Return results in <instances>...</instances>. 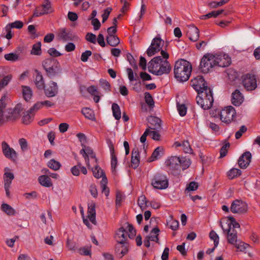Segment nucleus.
<instances>
[{"instance_id":"obj_1","label":"nucleus","mask_w":260,"mask_h":260,"mask_svg":"<svg viewBox=\"0 0 260 260\" xmlns=\"http://www.w3.org/2000/svg\"><path fill=\"white\" fill-rule=\"evenodd\" d=\"M148 71L153 75L161 76L168 74L171 71V66L167 60H164L161 56H156L148 62Z\"/></svg>"},{"instance_id":"obj_2","label":"nucleus","mask_w":260,"mask_h":260,"mask_svg":"<svg viewBox=\"0 0 260 260\" xmlns=\"http://www.w3.org/2000/svg\"><path fill=\"white\" fill-rule=\"evenodd\" d=\"M192 67L189 62L181 59L176 61L174 66V76L177 81L181 82L187 81L190 76Z\"/></svg>"},{"instance_id":"obj_3","label":"nucleus","mask_w":260,"mask_h":260,"mask_svg":"<svg viewBox=\"0 0 260 260\" xmlns=\"http://www.w3.org/2000/svg\"><path fill=\"white\" fill-rule=\"evenodd\" d=\"M42 66L46 75L50 78H53L59 75L62 69L59 61L53 58H47L42 61Z\"/></svg>"},{"instance_id":"obj_4","label":"nucleus","mask_w":260,"mask_h":260,"mask_svg":"<svg viewBox=\"0 0 260 260\" xmlns=\"http://www.w3.org/2000/svg\"><path fill=\"white\" fill-rule=\"evenodd\" d=\"M198 96L196 98L197 103L204 110L210 109L214 102L213 93L210 88L198 92Z\"/></svg>"},{"instance_id":"obj_5","label":"nucleus","mask_w":260,"mask_h":260,"mask_svg":"<svg viewBox=\"0 0 260 260\" xmlns=\"http://www.w3.org/2000/svg\"><path fill=\"white\" fill-rule=\"evenodd\" d=\"M22 104L19 103L12 108L7 110V114L6 116L2 111H0V126L3 125L7 121H14L20 117L21 113L23 111Z\"/></svg>"},{"instance_id":"obj_6","label":"nucleus","mask_w":260,"mask_h":260,"mask_svg":"<svg viewBox=\"0 0 260 260\" xmlns=\"http://www.w3.org/2000/svg\"><path fill=\"white\" fill-rule=\"evenodd\" d=\"M215 112L217 113L222 122L226 124H229L233 120L236 113L235 108L232 106H228L221 111L216 109Z\"/></svg>"},{"instance_id":"obj_7","label":"nucleus","mask_w":260,"mask_h":260,"mask_svg":"<svg viewBox=\"0 0 260 260\" xmlns=\"http://www.w3.org/2000/svg\"><path fill=\"white\" fill-rule=\"evenodd\" d=\"M214 58H215L214 55L209 53H207L203 56L200 65V69L202 73H207L212 69L215 67Z\"/></svg>"},{"instance_id":"obj_8","label":"nucleus","mask_w":260,"mask_h":260,"mask_svg":"<svg viewBox=\"0 0 260 260\" xmlns=\"http://www.w3.org/2000/svg\"><path fill=\"white\" fill-rule=\"evenodd\" d=\"M151 185L157 189L161 190L168 188L169 181L167 177L161 173L155 174L151 180Z\"/></svg>"},{"instance_id":"obj_9","label":"nucleus","mask_w":260,"mask_h":260,"mask_svg":"<svg viewBox=\"0 0 260 260\" xmlns=\"http://www.w3.org/2000/svg\"><path fill=\"white\" fill-rule=\"evenodd\" d=\"M164 44V41L160 38L159 35H158L152 40L150 46L146 51L148 56H152L159 52Z\"/></svg>"},{"instance_id":"obj_10","label":"nucleus","mask_w":260,"mask_h":260,"mask_svg":"<svg viewBox=\"0 0 260 260\" xmlns=\"http://www.w3.org/2000/svg\"><path fill=\"white\" fill-rule=\"evenodd\" d=\"M242 84L245 88L248 91L254 90L257 87L255 76L247 74L242 77Z\"/></svg>"},{"instance_id":"obj_11","label":"nucleus","mask_w":260,"mask_h":260,"mask_svg":"<svg viewBox=\"0 0 260 260\" xmlns=\"http://www.w3.org/2000/svg\"><path fill=\"white\" fill-rule=\"evenodd\" d=\"M247 204L241 200H235L231 204L230 210L233 213L243 214L247 212Z\"/></svg>"},{"instance_id":"obj_12","label":"nucleus","mask_w":260,"mask_h":260,"mask_svg":"<svg viewBox=\"0 0 260 260\" xmlns=\"http://www.w3.org/2000/svg\"><path fill=\"white\" fill-rule=\"evenodd\" d=\"M191 85L197 92L202 91L205 88H209L203 77L201 75H198L191 79Z\"/></svg>"},{"instance_id":"obj_13","label":"nucleus","mask_w":260,"mask_h":260,"mask_svg":"<svg viewBox=\"0 0 260 260\" xmlns=\"http://www.w3.org/2000/svg\"><path fill=\"white\" fill-rule=\"evenodd\" d=\"M215 58V67H226L231 63V57L226 54H216L214 55Z\"/></svg>"},{"instance_id":"obj_14","label":"nucleus","mask_w":260,"mask_h":260,"mask_svg":"<svg viewBox=\"0 0 260 260\" xmlns=\"http://www.w3.org/2000/svg\"><path fill=\"white\" fill-rule=\"evenodd\" d=\"M2 148L5 156L13 161H15L17 158L16 151L12 148L10 147L8 144L3 141L2 143Z\"/></svg>"},{"instance_id":"obj_15","label":"nucleus","mask_w":260,"mask_h":260,"mask_svg":"<svg viewBox=\"0 0 260 260\" xmlns=\"http://www.w3.org/2000/svg\"><path fill=\"white\" fill-rule=\"evenodd\" d=\"M251 154L249 151H246L239 157L238 165L241 169H246L251 160Z\"/></svg>"},{"instance_id":"obj_16","label":"nucleus","mask_w":260,"mask_h":260,"mask_svg":"<svg viewBox=\"0 0 260 260\" xmlns=\"http://www.w3.org/2000/svg\"><path fill=\"white\" fill-rule=\"evenodd\" d=\"M44 93L48 98H51L56 96L58 92V88L57 84L54 81H51L47 88H43Z\"/></svg>"},{"instance_id":"obj_17","label":"nucleus","mask_w":260,"mask_h":260,"mask_svg":"<svg viewBox=\"0 0 260 260\" xmlns=\"http://www.w3.org/2000/svg\"><path fill=\"white\" fill-rule=\"evenodd\" d=\"M126 231L123 227H121L117 231L115 238L118 243L120 244H126Z\"/></svg>"},{"instance_id":"obj_18","label":"nucleus","mask_w":260,"mask_h":260,"mask_svg":"<svg viewBox=\"0 0 260 260\" xmlns=\"http://www.w3.org/2000/svg\"><path fill=\"white\" fill-rule=\"evenodd\" d=\"M244 101V96L239 89H236L232 94L231 102L235 106H240Z\"/></svg>"},{"instance_id":"obj_19","label":"nucleus","mask_w":260,"mask_h":260,"mask_svg":"<svg viewBox=\"0 0 260 260\" xmlns=\"http://www.w3.org/2000/svg\"><path fill=\"white\" fill-rule=\"evenodd\" d=\"M148 122L150 125H148L149 129L157 130L160 129L161 126V120L159 118L150 116L148 118Z\"/></svg>"},{"instance_id":"obj_20","label":"nucleus","mask_w":260,"mask_h":260,"mask_svg":"<svg viewBox=\"0 0 260 260\" xmlns=\"http://www.w3.org/2000/svg\"><path fill=\"white\" fill-rule=\"evenodd\" d=\"M180 158L177 156H172L165 162L166 165L170 169L178 170L180 167Z\"/></svg>"},{"instance_id":"obj_21","label":"nucleus","mask_w":260,"mask_h":260,"mask_svg":"<svg viewBox=\"0 0 260 260\" xmlns=\"http://www.w3.org/2000/svg\"><path fill=\"white\" fill-rule=\"evenodd\" d=\"M199 29L194 25L189 26L187 34L191 41H197L199 38Z\"/></svg>"},{"instance_id":"obj_22","label":"nucleus","mask_w":260,"mask_h":260,"mask_svg":"<svg viewBox=\"0 0 260 260\" xmlns=\"http://www.w3.org/2000/svg\"><path fill=\"white\" fill-rule=\"evenodd\" d=\"M58 37L63 41H71L74 39V36L70 30L65 28H61L58 30Z\"/></svg>"},{"instance_id":"obj_23","label":"nucleus","mask_w":260,"mask_h":260,"mask_svg":"<svg viewBox=\"0 0 260 260\" xmlns=\"http://www.w3.org/2000/svg\"><path fill=\"white\" fill-rule=\"evenodd\" d=\"M88 217L93 224H96L95 220V204L93 202L88 204Z\"/></svg>"},{"instance_id":"obj_24","label":"nucleus","mask_w":260,"mask_h":260,"mask_svg":"<svg viewBox=\"0 0 260 260\" xmlns=\"http://www.w3.org/2000/svg\"><path fill=\"white\" fill-rule=\"evenodd\" d=\"M93 176L96 178H100L102 177L103 182L107 183V179L106 177V175L103 170L99 166H95V167L92 169Z\"/></svg>"},{"instance_id":"obj_25","label":"nucleus","mask_w":260,"mask_h":260,"mask_svg":"<svg viewBox=\"0 0 260 260\" xmlns=\"http://www.w3.org/2000/svg\"><path fill=\"white\" fill-rule=\"evenodd\" d=\"M40 6L43 9V12L39 13V15H47L52 13L54 11L51 6V2L49 0H44L43 3Z\"/></svg>"},{"instance_id":"obj_26","label":"nucleus","mask_w":260,"mask_h":260,"mask_svg":"<svg viewBox=\"0 0 260 260\" xmlns=\"http://www.w3.org/2000/svg\"><path fill=\"white\" fill-rule=\"evenodd\" d=\"M9 168H6L5 171H9ZM4 186H11L12 180L14 179V174L12 172H5L4 174Z\"/></svg>"},{"instance_id":"obj_27","label":"nucleus","mask_w":260,"mask_h":260,"mask_svg":"<svg viewBox=\"0 0 260 260\" xmlns=\"http://www.w3.org/2000/svg\"><path fill=\"white\" fill-rule=\"evenodd\" d=\"M35 72L36 73L35 80V84L38 89H42L43 88H44L45 85L43 76L41 73L38 70H36Z\"/></svg>"},{"instance_id":"obj_28","label":"nucleus","mask_w":260,"mask_h":260,"mask_svg":"<svg viewBox=\"0 0 260 260\" xmlns=\"http://www.w3.org/2000/svg\"><path fill=\"white\" fill-rule=\"evenodd\" d=\"M21 88L23 99L25 101L28 102L31 99L32 96V90L29 86H27L22 85Z\"/></svg>"},{"instance_id":"obj_29","label":"nucleus","mask_w":260,"mask_h":260,"mask_svg":"<svg viewBox=\"0 0 260 260\" xmlns=\"http://www.w3.org/2000/svg\"><path fill=\"white\" fill-rule=\"evenodd\" d=\"M39 183L43 186L49 187L52 186V183L50 177L47 175H41L38 178Z\"/></svg>"},{"instance_id":"obj_30","label":"nucleus","mask_w":260,"mask_h":260,"mask_svg":"<svg viewBox=\"0 0 260 260\" xmlns=\"http://www.w3.org/2000/svg\"><path fill=\"white\" fill-rule=\"evenodd\" d=\"M107 43L111 46L116 47L120 43L119 38L116 35H110L106 37Z\"/></svg>"},{"instance_id":"obj_31","label":"nucleus","mask_w":260,"mask_h":260,"mask_svg":"<svg viewBox=\"0 0 260 260\" xmlns=\"http://www.w3.org/2000/svg\"><path fill=\"white\" fill-rule=\"evenodd\" d=\"M81 112L85 118L91 120H95V116L93 111L89 108H83L82 109Z\"/></svg>"},{"instance_id":"obj_32","label":"nucleus","mask_w":260,"mask_h":260,"mask_svg":"<svg viewBox=\"0 0 260 260\" xmlns=\"http://www.w3.org/2000/svg\"><path fill=\"white\" fill-rule=\"evenodd\" d=\"M112 110L113 115L116 120H119L121 118V113L119 106L116 103H113L112 105Z\"/></svg>"},{"instance_id":"obj_33","label":"nucleus","mask_w":260,"mask_h":260,"mask_svg":"<svg viewBox=\"0 0 260 260\" xmlns=\"http://www.w3.org/2000/svg\"><path fill=\"white\" fill-rule=\"evenodd\" d=\"M1 207L2 210L9 216L14 215L16 214V211L7 204H3Z\"/></svg>"},{"instance_id":"obj_34","label":"nucleus","mask_w":260,"mask_h":260,"mask_svg":"<svg viewBox=\"0 0 260 260\" xmlns=\"http://www.w3.org/2000/svg\"><path fill=\"white\" fill-rule=\"evenodd\" d=\"M242 174L240 170L237 168H232L227 173V176L230 179L240 176Z\"/></svg>"},{"instance_id":"obj_35","label":"nucleus","mask_w":260,"mask_h":260,"mask_svg":"<svg viewBox=\"0 0 260 260\" xmlns=\"http://www.w3.org/2000/svg\"><path fill=\"white\" fill-rule=\"evenodd\" d=\"M34 114L33 112H29V110L24 113L22 117V122L25 124H29L34 119Z\"/></svg>"},{"instance_id":"obj_36","label":"nucleus","mask_w":260,"mask_h":260,"mask_svg":"<svg viewBox=\"0 0 260 260\" xmlns=\"http://www.w3.org/2000/svg\"><path fill=\"white\" fill-rule=\"evenodd\" d=\"M224 11L223 10H220L218 11H213L207 14L202 15L200 17V19H207L211 17H217L218 15L222 14Z\"/></svg>"},{"instance_id":"obj_37","label":"nucleus","mask_w":260,"mask_h":260,"mask_svg":"<svg viewBox=\"0 0 260 260\" xmlns=\"http://www.w3.org/2000/svg\"><path fill=\"white\" fill-rule=\"evenodd\" d=\"M30 53L36 55H40L41 54L42 51L41 42H38L33 45Z\"/></svg>"},{"instance_id":"obj_38","label":"nucleus","mask_w":260,"mask_h":260,"mask_svg":"<svg viewBox=\"0 0 260 260\" xmlns=\"http://www.w3.org/2000/svg\"><path fill=\"white\" fill-rule=\"evenodd\" d=\"M4 58L6 60L12 62H15L19 60V54L16 52L6 54L4 55Z\"/></svg>"},{"instance_id":"obj_39","label":"nucleus","mask_w":260,"mask_h":260,"mask_svg":"<svg viewBox=\"0 0 260 260\" xmlns=\"http://www.w3.org/2000/svg\"><path fill=\"white\" fill-rule=\"evenodd\" d=\"M47 166L54 171H57L60 169L61 165L59 162L52 159L48 162Z\"/></svg>"},{"instance_id":"obj_40","label":"nucleus","mask_w":260,"mask_h":260,"mask_svg":"<svg viewBox=\"0 0 260 260\" xmlns=\"http://www.w3.org/2000/svg\"><path fill=\"white\" fill-rule=\"evenodd\" d=\"M138 204L142 210H144L148 206V201L145 196H141L138 200Z\"/></svg>"},{"instance_id":"obj_41","label":"nucleus","mask_w":260,"mask_h":260,"mask_svg":"<svg viewBox=\"0 0 260 260\" xmlns=\"http://www.w3.org/2000/svg\"><path fill=\"white\" fill-rule=\"evenodd\" d=\"M228 220L227 222L228 227H232L233 229L240 228V225L238 222H237L235 218L232 216H229L228 217Z\"/></svg>"},{"instance_id":"obj_42","label":"nucleus","mask_w":260,"mask_h":260,"mask_svg":"<svg viewBox=\"0 0 260 260\" xmlns=\"http://www.w3.org/2000/svg\"><path fill=\"white\" fill-rule=\"evenodd\" d=\"M226 73L229 78L232 81L235 80L238 77V72L234 69H229Z\"/></svg>"},{"instance_id":"obj_43","label":"nucleus","mask_w":260,"mask_h":260,"mask_svg":"<svg viewBox=\"0 0 260 260\" xmlns=\"http://www.w3.org/2000/svg\"><path fill=\"white\" fill-rule=\"evenodd\" d=\"M145 102L150 107H153L154 106V102L153 100L152 95L148 92H146L144 93Z\"/></svg>"},{"instance_id":"obj_44","label":"nucleus","mask_w":260,"mask_h":260,"mask_svg":"<svg viewBox=\"0 0 260 260\" xmlns=\"http://www.w3.org/2000/svg\"><path fill=\"white\" fill-rule=\"evenodd\" d=\"M226 235L228 243L233 245L237 243V235H236V233L233 234L230 233L229 234H226Z\"/></svg>"},{"instance_id":"obj_45","label":"nucleus","mask_w":260,"mask_h":260,"mask_svg":"<svg viewBox=\"0 0 260 260\" xmlns=\"http://www.w3.org/2000/svg\"><path fill=\"white\" fill-rule=\"evenodd\" d=\"M182 147L183 151L186 153H192V149H191L190 144L188 141H183L182 143Z\"/></svg>"},{"instance_id":"obj_46","label":"nucleus","mask_w":260,"mask_h":260,"mask_svg":"<svg viewBox=\"0 0 260 260\" xmlns=\"http://www.w3.org/2000/svg\"><path fill=\"white\" fill-rule=\"evenodd\" d=\"M12 77L11 75L5 76L0 81V88H4L6 86L12 79Z\"/></svg>"},{"instance_id":"obj_47","label":"nucleus","mask_w":260,"mask_h":260,"mask_svg":"<svg viewBox=\"0 0 260 260\" xmlns=\"http://www.w3.org/2000/svg\"><path fill=\"white\" fill-rule=\"evenodd\" d=\"M177 108L179 114L181 116H184L186 115L187 111V107H186L185 104H180L179 103H177Z\"/></svg>"},{"instance_id":"obj_48","label":"nucleus","mask_w":260,"mask_h":260,"mask_svg":"<svg viewBox=\"0 0 260 260\" xmlns=\"http://www.w3.org/2000/svg\"><path fill=\"white\" fill-rule=\"evenodd\" d=\"M180 167H182L183 170H185L190 166L191 161L189 158L182 157L180 158Z\"/></svg>"},{"instance_id":"obj_49","label":"nucleus","mask_w":260,"mask_h":260,"mask_svg":"<svg viewBox=\"0 0 260 260\" xmlns=\"http://www.w3.org/2000/svg\"><path fill=\"white\" fill-rule=\"evenodd\" d=\"M110 155L111 157V165L112 172H114L115 173V169L117 165V158L115 152L113 153H110Z\"/></svg>"},{"instance_id":"obj_50","label":"nucleus","mask_w":260,"mask_h":260,"mask_svg":"<svg viewBox=\"0 0 260 260\" xmlns=\"http://www.w3.org/2000/svg\"><path fill=\"white\" fill-rule=\"evenodd\" d=\"M209 237L211 239L214 241L215 247H217L219 243V237L218 235L214 231L212 230L209 234Z\"/></svg>"},{"instance_id":"obj_51","label":"nucleus","mask_w":260,"mask_h":260,"mask_svg":"<svg viewBox=\"0 0 260 260\" xmlns=\"http://www.w3.org/2000/svg\"><path fill=\"white\" fill-rule=\"evenodd\" d=\"M100 84L101 87L107 92L111 90V86L108 81L105 79H101L100 80Z\"/></svg>"},{"instance_id":"obj_52","label":"nucleus","mask_w":260,"mask_h":260,"mask_svg":"<svg viewBox=\"0 0 260 260\" xmlns=\"http://www.w3.org/2000/svg\"><path fill=\"white\" fill-rule=\"evenodd\" d=\"M161 150H162V148L158 147H157L153 152L151 156L149 158V161L151 162L155 159H157L158 156H159L160 154V152L161 151Z\"/></svg>"},{"instance_id":"obj_53","label":"nucleus","mask_w":260,"mask_h":260,"mask_svg":"<svg viewBox=\"0 0 260 260\" xmlns=\"http://www.w3.org/2000/svg\"><path fill=\"white\" fill-rule=\"evenodd\" d=\"M82 146L83 147V148L80 150V153L81 154L83 155L84 157L85 161L87 162V165L88 167L89 166V157L87 155V153H86V148L87 147L84 145L83 143L82 144Z\"/></svg>"},{"instance_id":"obj_54","label":"nucleus","mask_w":260,"mask_h":260,"mask_svg":"<svg viewBox=\"0 0 260 260\" xmlns=\"http://www.w3.org/2000/svg\"><path fill=\"white\" fill-rule=\"evenodd\" d=\"M127 223V228L129 232V234L128 235V237L130 239L134 238L136 235V230L134 229V226L132 224Z\"/></svg>"},{"instance_id":"obj_55","label":"nucleus","mask_w":260,"mask_h":260,"mask_svg":"<svg viewBox=\"0 0 260 260\" xmlns=\"http://www.w3.org/2000/svg\"><path fill=\"white\" fill-rule=\"evenodd\" d=\"M237 249L241 251H244L248 246V244L241 241H237L236 244H234Z\"/></svg>"},{"instance_id":"obj_56","label":"nucleus","mask_w":260,"mask_h":260,"mask_svg":"<svg viewBox=\"0 0 260 260\" xmlns=\"http://www.w3.org/2000/svg\"><path fill=\"white\" fill-rule=\"evenodd\" d=\"M81 168V163L78 162V164L71 168V172L74 176H79L80 174V170Z\"/></svg>"},{"instance_id":"obj_57","label":"nucleus","mask_w":260,"mask_h":260,"mask_svg":"<svg viewBox=\"0 0 260 260\" xmlns=\"http://www.w3.org/2000/svg\"><path fill=\"white\" fill-rule=\"evenodd\" d=\"M247 127L245 125H242L240 127L239 131H238L235 134L236 139H239L242 136L243 134L247 131Z\"/></svg>"},{"instance_id":"obj_58","label":"nucleus","mask_w":260,"mask_h":260,"mask_svg":"<svg viewBox=\"0 0 260 260\" xmlns=\"http://www.w3.org/2000/svg\"><path fill=\"white\" fill-rule=\"evenodd\" d=\"M230 147V143H227L225 144L220 149V157H224L228 153V149Z\"/></svg>"},{"instance_id":"obj_59","label":"nucleus","mask_w":260,"mask_h":260,"mask_svg":"<svg viewBox=\"0 0 260 260\" xmlns=\"http://www.w3.org/2000/svg\"><path fill=\"white\" fill-rule=\"evenodd\" d=\"M86 40L93 44H95L96 43V36L91 32H88L86 35Z\"/></svg>"},{"instance_id":"obj_60","label":"nucleus","mask_w":260,"mask_h":260,"mask_svg":"<svg viewBox=\"0 0 260 260\" xmlns=\"http://www.w3.org/2000/svg\"><path fill=\"white\" fill-rule=\"evenodd\" d=\"M6 94L3 95L0 99V111H2L4 113V110L6 108L7 104L6 102Z\"/></svg>"},{"instance_id":"obj_61","label":"nucleus","mask_w":260,"mask_h":260,"mask_svg":"<svg viewBox=\"0 0 260 260\" xmlns=\"http://www.w3.org/2000/svg\"><path fill=\"white\" fill-rule=\"evenodd\" d=\"M12 28V27H11V26L9 24H8L5 26V28L6 31L7 32L6 35L5 36V38H6V39H7L8 40L11 39L13 37V34H12V31H11Z\"/></svg>"},{"instance_id":"obj_62","label":"nucleus","mask_w":260,"mask_h":260,"mask_svg":"<svg viewBox=\"0 0 260 260\" xmlns=\"http://www.w3.org/2000/svg\"><path fill=\"white\" fill-rule=\"evenodd\" d=\"M12 28H16L17 29L21 28L23 26V23L19 20L15 21L14 22L9 23Z\"/></svg>"},{"instance_id":"obj_63","label":"nucleus","mask_w":260,"mask_h":260,"mask_svg":"<svg viewBox=\"0 0 260 260\" xmlns=\"http://www.w3.org/2000/svg\"><path fill=\"white\" fill-rule=\"evenodd\" d=\"M198 183L192 181L190 182L188 185H187L186 189L188 191H194L198 189Z\"/></svg>"},{"instance_id":"obj_64","label":"nucleus","mask_w":260,"mask_h":260,"mask_svg":"<svg viewBox=\"0 0 260 260\" xmlns=\"http://www.w3.org/2000/svg\"><path fill=\"white\" fill-rule=\"evenodd\" d=\"M92 52L91 51L86 50L83 52L81 54V60L83 62H86L88 60V57L91 56Z\"/></svg>"}]
</instances>
